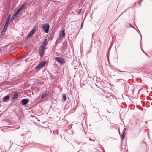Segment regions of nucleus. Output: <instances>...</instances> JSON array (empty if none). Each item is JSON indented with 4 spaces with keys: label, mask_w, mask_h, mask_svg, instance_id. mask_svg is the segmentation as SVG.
<instances>
[{
    "label": "nucleus",
    "mask_w": 152,
    "mask_h": 152,
    "mask_svg": "<svg viewBox=\"0 0 152 152\" xmlns=\"http://www.w3.org/2000/svg\"><path fill=\"white\" fill-rule=\"evenodd\" d=\"M47 39H46L42 43L41 46L39 48V52L41 54V56L42 57L44 55L45 53V47L47 46Z\"/></svg>",
    "instance_id": "f257e3e1"
},
{
    "label": "nucleus",
    "mask_w": 152,
    "mask_h": 152,
    "mask_svg": "<svg viewBox=\"0 0 152 152\" xmlns=\"http://www.w3.org/2000/svg\"><path fill=\"white\" fill-rule=\"evenodd\" d=\"M47 62L45 61H43L40 63L36 67L35 70L36 71H38L43 67L47 64Z\"/></svg>",
    "instance_id": "f03ea898"
},
{
    "label": "nucleus",
    "mask_w": 152,
    "mask_h": 152,
    "mask_svg": "<svg viewBox=\"0 0 152 152\" xmlns=\"http://www.w3.org/2000/svg\"><path fill=\"white\" fill-rule=\"evenodd\" d=\"M50 26L48 24L46 23L43 25L42 28L44 31L46 33L49 31V29Z\"/></svg>",
    "instance_id": "7ed1b4c3"
},
{
    "label": "nucleus",
    "mask_w": 152,
    "mask_h": 152,
    "mask_svg": "<svg viewBox=\"0 0 152 152\" xmlns=\"http://www.w3.org/2000/svg\"><path fill=\"white\" fill-rule=\"evenodd\" d=\"M55 60L57 61L59 63L61 64H64L66 62V61L63 58L56 57L55 58Z\"/></svg>",
    "instance_id": "20e7f679"
},
{
    "label": "nucleus",
    "mask_w": 152,
    "mask_h": 152,
    "mask_svg": "<svg viewBox=\"0 0 152 152\" xmlns=\"http://www.w3.org/2000/svg\"><path fill=\"white\" fill-rule=\"evenodd\" d=\"M9 18H7V20L6 23L4 25V28H3V29L5 30H7V29L8 27V26L9 25Z\"/></svg>",
    "instance_id": "39448f33"
},
{
    "label": "nucleus",
    "mask_w": 152,
    "mask_h": 152,
    "mask_svg": "<svg viewBox=\"0 0 152 152\" xmlns=\"http://www.w3.org/2000/svg\"><path fill=\"white\" fill-rule=\"evenodd\" d=\"M22 103L23 105H25L28 103L29 100L27 99H23L22 101Z\"/></svg>",
    "instance_id": "423d86ee"
},
{
    "label": "nucleus",
    "mask_w": 152,
    "mask_h": 152,
    "mask_svg": "<svg viewBox=\"0 0 152 152\" xmlns=\"http://www.w3.org/2000/svg\"><path fill=\"white\" fill-rule=\"evenodd\" d=\"M65 30H63L61 31L60 32V36L61 37H62L65 36Z\"/></svg>",
    "instance_id": "0eeeda50"
},
{
    "label": "nucleus",
    "mask_w": 152,
    "mask_h": 152,
    "mask_svg": "<svg viewBox=\"0 0 152 152\" xmlns=\"http://www.w3.org/2000/svg\"><path fill=\"white\" fill-rule=\"evenodd\" d=\"M41 96V98H42V99H44L47 97L48 94L47 92H44L42 94Z\"/></svg>",
    "instance_id": "6e6552de"
},
{
    "label": "nucleus",
    "mask_w": 152,
    "mask_h": 152,
    "mask_svg": "<svg viewBox=\"0 0 152 152\" xmlns=\"http://www.w3.org/2000/svg\"><path fill=\"white\" fill-rule=\"evenodd\" d=\"M126 130V129L125 128H124V130L122 132V135L121 139L123 140L124 139L125 135L126 134V133L125 132V131Z\"/></svg>",
    "instance_id": "1a4fd4ad"
},
{
    "label": "nucleus",
    "mask_w": 152,
    "mask_h": 152,
    "mask_svg": "<svg viewBox=\"0 0 152 152\" xmlns=\"http://www.w3.org/2000/svg\"><path fill=\"white\" fill-rule=\"evenodd\" d=\"M33 31H31L30 32L29 34L28 35V36L27 37V38L28 39L30 38L32 36V35L34 33Z\"/></svg>",
    "instance_id": "9d476101"
},
{
    "label": "nucleus",
    "mask_w": 152,
    "mask_h": 152,
    "mask_svg": "<svg viewBox=\"0 0 152 152\" xmlns=\"http://www.w3.org/2000/svg\"><path fill=\"white\" fill-rule=\"evenodd\" d=\"M38 29V26H37L35 25L34 27L33 28L32 30V31H33V32L35 33L36 31Z\"/></svg>",
    "instance_id": "9b49d317"
},
{
    "label": "nucleus",
    "mask_w": 152,
    "mask_h": 152,
    "mask_svg": "<svg viewBox=\"0 0 152 152\" xmlns=\"http://www.w3.org/2000/svg\"><path fill=\"white\" fill-rule=\"evenodd\" d=\"M6 31V30L3 29L0 35L1 37L3 36L5 32Z\"/></svg>",
    "instance_id": "f8f14e48"
},
{
    "label": "nucleus",
    "mask_w": 152,
    "mask_h": 152,
    "mask_svg": "<svg viewBox=\"0 0 152 152\" xmlns=\"http://www.w3.org/2000/svg\"><path fill=\"white\" fill-rule=\"evenodd\" d=\"M18 96V94L17 92L15 93L13 97L12 98L13 99H15L17 98Z\"/></svg>",
    "instance_id": "ddd939ff"
},
{
    "label": "nucleus",
    "mask_w": 152,
    "mask_h": 152,
    "mask_svg": "<svg viewBox=\"0 0 152 152\" xmlns=\"http://www.w3.org/2000/svg\"><path fill=\"white\" fill-rule=\"evenodd\" d=\"M9 98V96L8 95L5 96L3 99V101H5L6 100H7Z\"/></svg>",
    "instance_id": "4468645a"
},
{
    "label": "nucleus",
    "mask_w": 152,
    "mask_h": 152,
    "mask_svg": "<svg viewBox=\"0 0 152 152\" xmlns=\"http://www.w3.org/2000/svg\"><path fill=\"white\" fill-rule=\"evenodd\" d=\"M25 5V4H24L23 5L20 6L19 9H18L19 10H20V11H21L23 9V8L24 7Z\"/></svg>",
    "instance_id": "2eb2a0df"
},
{
    "label": "nucleus",
    "mask_w": 152,
    "mask_h": 152,
    "mask_svg": "<svg viewBox=\"0 0 152 152\" xmlns=\"http://www.w3.org/2000/svg\"><path fill=\"white\" fill-rule=\"evenodd\" d=\"M62 97L64 101H65L66 100V96L64 94L63 95Z\"/></svg>",
    "instance_id": "dca6fc26"
},
{
    "label": "nucleus",
    "mask_w": 152,
    "mask_h": 152,
    "mask_svg": "<svg viewBox=\"0 0 152 152\" xmlns=\"http://www.w3.org/2000/svg\"><path fill=\"white\" fill-rule=\"evenodd\" d=\"M42 98H41V96H39L37 99V100L41 101L42 99Z\"/></svg>",
    "instance_id": "f3484780"
},
{
    "label": "nucleus",
    "mask_w": 152,
    "mask_h": 152,
    "mask_svg": "<svg viewBox=\"0 0 152 152\" xmlns=\"http://www.w3.org/2000/svg\"><path fill=\"white\" fill-rule=\"evenodd\" d=\"M20 11H21L20 10H19V9H18L16 11V14H19V13L20 12Z\"/></svg>",
    "instance_id": "a211bd4d"
},
{
    "label": "nucleus",
    "mask_w": 152,
    "mask_h": 152,
    "mask_svg": "<svg viewBox=\"0 0 152 152\" xmlns=\"http://www.w3.org/2000/svg\"><path fill=\"white\" fill-rule=\"evenodd\" d=\"M18 15V14H16V12L14 15L15 17L14 18H16L17 16Z\"/></svg>",
    "instance_id": "6ab92c4d"
},
{
    "label": "nucleus",
    "mask_w": 152,
    "mask_h": 152,
    "mask_svg": "<svg viewBox=\"0 0 152 152\" xmlns=\"http://www.w3.org/2000/svg\"><path fill=\"white\" fill-rule=\"evenodd\" d=\"M110 96H111L110 95H106V98H107V99L108 98H110Z\"/></svg>",
    "instance_id": "aec40b11"
},
{
    "label": "nucleus",
    "mask_w": 152,
    "mask_h": 152,
    "mask_svg": "<svg viewBox=\"0 0 152 152\" xmlns=\"http://www.w3.org/2000/svg\"><path fill=\"white\" fill-rule=\"evenodd\" d=\"M83 23H81V26H82V27L83 26Z\"/></svg>",
    "instance_id": "412c9836"
},
{
    "label": "nucleus",
    "mask_w": 152,
    "mask_h": 152,
    "mask_svg": "<svg viewBox=\"0 0 152 152\" xmlns=\"http://www.w3.org/2000/svg\"><path fill=\"white\" fill-rule=\"evenodd\" d=\"M14 16H13L12 17V18H13V19L15 18H14Z\"/></svg>",
    "instance_id": "4be33fe9"
},
{
    "label": "nucleus",
    "mask_w": 152,
    "mask_h": 152,
    "mask_svg": "<svg viewBox=\"0 0 152 152\" xmlns=\"http://www.w3.org/2000/svg\"><path fill=\"white\" fill-rule=\"evenodd\" d=\"M25 56H23V57H21V58H23L25 57Z\"/></svg>",
    "instance_id": "5701e85b"
},
{
    "label": "nucleus",
    "mask_w": 152,
    "mask_h": 152,
    "mask_svg": "<svg viewBox=\"0 0 152 152\" xmlns=\"http://www.w3.org/2000/svg\"><path fill=\"white\" fill-rule=\"evenodd\" d=\"M1 49L0 48V51H1Z\"/></svg>",
    "instance_id": "b1692460"
},
{
    "label": "nucleus",
    "mask_w": 152,
    "mask_h": 152,
    "mask_svg": "<svg viewBox=\"0 0 152 152\" xmlns=\"http://www.w3.org/2000/svg\"><path fill=\"white\" fill-rule=\"evenodd\" d=\"M8 18H9L10 19V17H8Z\"/></svg>",
    "instance_id": "393cba45"
},
{
    "label": "nucleus",
    "mask_w": 152,
    "mask_h": 152,
    "mask_svg": "<svg viewBox=\"0 0 152 152\" xmlns=\"http://www.w3.org/2000/svg\"><path fill=\"white\" fill-rule=\"evenodd\" d=\"M145 53V54H146V55H147V54H146V53Z\"/></svg>",
    "instance_id": "a878e982"
}]
</instances>
